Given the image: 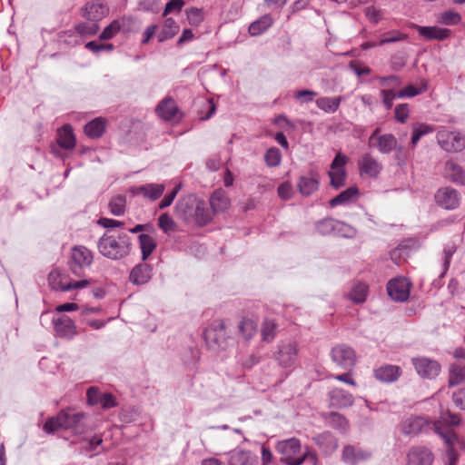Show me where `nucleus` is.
<instances>
[{"instance_id":"obj_1","label":"nucleus","mask_w":465,"mask_h":465,"mask_svg":"<svg viewBox=\"0 0 465 465\" xmlns=\"http://www.w3.org/2000/svg\"><path fill=\"white\" fill-rule=\"evenodd\" d=\"M43 430L48 434L63 430H69L74 435H83L88 430L86 415L70 408L64 409L56 416L48 418L44 423Z\"/></svg>"},{"instance_id":"obj_2","label":"nucleus","mask_w":465,"mask_h":465,"mask_svg":"<svg viewBox=\"0 0 465 465\" xmlns=\"http://www.w3.org/2000/svg\"><path fill=\"white\" fill-rule=\"evenodd\" d=\"M97 248L104 257L114 261L121 260L131 252V237L125 232L109 231L99 238Z\"/></svg>"},{"instance_id":"obj_3","label":"nucleus","mask_w":465,"mask_h":465,"mask_svg":"<svg viewBox=\"0 0 465 465\" xmlns=\"http://www.w3.org/2000/svg\"><path fill=\"white\" fill-rule=\"evenodd\" d=\"M203 338L211 350H225L232 339L227 335L226 322L223 319L213 321L204 331Z\"/></svg>"},{"instance_id":"obj_4","label":"nucleus","mask_w":465,"mask_h":465,"mask_svg":"<svg viewBox=\"0 0 465 465\" xmlns=\"http://www.w3.org/2000/svg\"><path fill=\"white\" fill-rule=\"evenodd\" d=\"M301 441L297 438H291L277 442L275 449L282 455L281 461L287 465H301L305 455L301 454Z\"/></svg>"},{"instance_id":"obj_5","label":"nucleus","mask_w":465,"mask_h":465,"mask_svg":"<svg viewBox=\"0 0 465 465\" xmlns=\"http://www.w3.org/2000/svg\"><path fill=\"white\" fill-rule=\"evenodd\" d=\"M94 260L93 252L84 246H74L71 250L69 269L75 276H81L85 268L89 267Z\"/></svg>"},{"instance_id":"obj_6","label":"nucleus","mask_w":465,"mask_h":465,"mask_svg":"<svg viewBox=\"0 0 465 465\" xmlns=\"http://www.w3.org/2000/svg\"><path fill=\"white\" fill-rule=\"evenodd\" d=\"M436 137L439 145L448 153L460 152L465 148V135L460 132L441 129Z\"/></svg>"},{"instance_id":"obj_7","label":"nucleus","mask_w":465,"mask_h":465,"mask_svg":"<svg viewBox=\"0 0 465 465\" xmlns=\"http://www.w3.org/2000/svg\"><path fill=\"white\" fill-rule=\"evenodd\" d=\"M349 158L342 153L339 152L333 158L328 175L331 179L330 184L335 189H340L345 185L347 172L345 165L347 164Z\"/></svg>"},{"instance_id":"obj_8","label":"nucleus","mask_w":465,"mask_h":465,"mask_svg":"<svg viewBox=\"0 0 465 465\" xmlns=\"http://www.w3.org/2000/svg\"><path fill=\"white\" fill-rule=\"evenodd\" d=\"M298 344L296 341L282 342L273 353L274 360L283 369H293L298 359Z\"/></svg>"},{"instance_id":"obj_9","label":"nucleus","mask_w":465,"mask_h":465,"mask_svg":"<svg viewBox=\"0 0 465 465\" xmlns=\"http://www.w3.org/2000/svg\"><path fill=\"white\" fill-rule=\"evenodd\" d=\"M331 358L337 366L343 370L351 371L356 363L355 351L346 344L334 346L331 351Z\"/></svg>"},{"instance_id":"obj_10","label":"nucleus","mask_w":465,"mask_h":465,"mask_svg":"<svg viewBox=\"0 0 465 465\" xmlns=\"http://www.w3.org/2000/svg\"><path fill=\"white\" fill-rule=\"evenodd\" d=\"M75 143L76 140L73 128L71 125L65 124L58 130L56 143L51 145V153L57 157L63 158L64 153L62 150H72L74 148Z\"/></svg>"},{"instance_id":"obj_11","label":"nucleus","mask_w":465,"mask_h":465,"mask_svg":"<svg viewBox=\"0 0 465 465\" xmlns=\"http://www.w3.org/2000/svg\"><path fill=\"white\" fill-rule=\"evenodd\" d=\"M411 362L417 373L423 379H434L441 370L440 364L436 360L427 357L412 358Z\"/></svg>"},{"instance_id":"obj_12","label":"nucleus","mask_w":465,"mask_h":465,"mask_svg":"<svg viewBox=\"0 0 465 465\" xmlns=\"http://www.w3.org/2000/svg\"><path fill=\"white\" fill-rule=\"evenodd\" d=\"M380 128H376L369 138L370 145H373L382 154H389L397 148L398 141L392 134H379Z\"/></svg>"},{"instance_id":"obj_13","label":"nucleus","mask_w":465,"mask_h":465,"mask_svg":"<svg viewBox=\"0 0 465 465\" xmlns=\"http://www.w3.org/2000/svg\"><path fill=\"white\" fill-rule=\"evenodd\" d=\"M434 199L437 205L446 210H454L460 203L459 192L451 187L440 188L436 192Z\"/></svg>"},{"instance_id":"obj_14","label":"nucleus","mask_w":465,"mask_h":465,"mask_svg":"<svg viewBox=\"0 0 465 465\" xmlns=\"http://www.w3.org/2000/svg\"><path fill=\"white\" fill-rule=\"evenodd\" d=\"M411 282L404 277H398L389 281L387 284L388 295L396 302H405L410 296Z\"/></svg>"},{"instance_id":"obj_15","label":"nucleus","mask_w":465,"mask_h":465,"mask_svg":"<svg viewBox=\"0 0 465 465\" xmlns=\"http://www.w3.org/2000/svg\"><path fill=\"white\" fill-rule=\"evenodd\" d=\"M372 456L371 451L355 445H345L341 451V460L347 465H359Z\"/></svg>"},{"instance_id":"obj_16","label":"nucleus","mask_w":465,"mask_h":465,"mask_svg":"<svg viewBox=\"0 0 465 465\" xmlns=\"http://www.w3.org/2000/svg\"><path fill=\"white\" fill-rule=\"evenodd\" d=\"M434 454L424 446L411 447L407 453V465H432Z\"/></svg>"},{"instance_id":"obj_17","label":"nucleus","mask_w":465,"mask_h":465,"mask_svg":"<svg viewBox=\"0 0 465 465\" xmlns=\"http://www.w3.org/2000/svg\"><path fill=\"white\" fill-rule=\"evenodd\" d=\"M358 167L361 174L371 178H376L382 171V164L370 153H363L358 160Z\"/></svg>"},{"instance_id":"obj_18","label":"nucleus","mask_w":465,"mask_h":465,"mask_svg":"<svg viewBox=\"0 0 465 465\" xmlns=\"http://www.w3.org/2000/svg\"><path fill=\"white\" fill-rule=\"evenodd\" d=\"M165 186L163 184L152 183L133 186L130 189V193L133 196L142 195L143 198L154 202L163 194Z\"/></svg>"},{"instance_id":"obj_19","label":"nucleus","mask_w":465,"mask_h":465,"mask_svg":"<svg viewBox=\"0 0 465 465\" xmlns=\"http://www.w3.org/2000/svg\"><path fill=\"white\" fill-rule=\"evenodd\" d=\"M54 330L55 334L64 339H72L76 334V326L74 321L66 315L54 318Z\"/></svg>"},{"instance_id":"obj_20","label":"nucleus","mask_w":465,"mask_h":465,"mask_svg":"<svg viewBox=\"0 0 465 465\" xmlns=\"http://www.w3.org/2000/svg\"><path fill=\"white\" fill-rule=\"evenodd\" d=\"M48 282L54 290L62 292H68L74 289H82L90 283L87 280L64 282L63 279L60 277V274L56 272H51L49 273Z\"/></svg>"},{"instance_id":"obj_21","label":"nucleus","mask_w":465,"mask_h":465,"mask_svg":"<svg viewBox=\"0 0 465 465\" xmlns=\"http://www.w3.org/2000/svg\"><path fill=\"white\" fill-rule=\"evenodd\" d=\"M330 407L343 409L352 406L354 398L351 393L341 388H333L328 392Z\"/></svg>"},{"instance_id":"obj_22","label":"nucleus","mask_w":465,"mask_h":465,"mask_svg":"<svg viewBox=\"0 0 465 465\" xmlns=\"http://www.w3.org/2000/svg\"><path fill=\"white\" fill-rule=\"evenodd\" d=\"M428 426L427 420L420 416H411L400 424V430L405 436H417Z\"/></svg>"},{"instance_id":"obj_23","label":"nucleus","mask_w":465,"mask_h":465,"mask_svg":"<svg viewBox=\"0 0 465 465\" xmlns=\"http://www.w3.org/2000/svg\"><path fill=\"white\" fill-rule=\"evenodd\" d=\"M81 12L82 15L87 20L97 23L108 14L109 8L106 5L101 2L93 1L85 4V5L81 9Z\"/></svg>"},{"instance_id":"obj_24","label":"nucleus","mask_w":465,"mask_h":465,"mask_svg":"<svg viewBox=\"0 0 465 465\" xmlns=\"http://www.w3.org/2000/svg\"><path fill=\"white\" fill-rule=\"evenodd\" d=\"M312 440L326 456L331 455L338 448L337 439L329 431L314 436Z\"/></svg>"},{"instance_id":"obj_25","label":"nucleus","mask_w":465,"mask_h":465,"mask_svg":"<svg viewBox=\"0 0 465 465\" xmlns=\"http://www.w3.org/2000/svg\"><path fill=\"white\" fill-rule=\"evenodd\" d=\"M401 367L391 364H384L374 370V377L381 382H394L401 376Z\"/></svg>"},{"instance_id":"obj_26","label":"nucleus","mask_w":465,"mask_h":465,"mask_svg":"<svg viewBox=\"0 0 465 465\" xmlns=\"http://www.w3.org/2000/svg\"><path fill=\"white\" fill-rule=\"evenodd\" d=\"M319 174L312 172L309 175L299 178L297 187L302 195L310 196L319 189Z\"/></svg>"},{"instance_id":"obj_27","label":"nucleus","mask_w":465,"mask_h":465,"mask_svg":"<svg viewBox=\"0 0 465 465\" xmlns=\"http://www.w3.org/2000/svg\"><path fill=\"white\" fill-rule=\"evenodd\" d=\"M152 277V267L147 263L135 265L129 275V280L136 285L145 284Z\"/></svg>"},{"instance_id":"obj_28","label":"nucleus","mask_w":465,"mask_h":465,"mask_svg":"<svg viewBox=\"0 0 465 465\" xmlns=\"http://www.w3.org/2000/svg\"><path fill=\"white\" fill-rule=\"evenodd\" d=\"M417 31L420 36L427 40H444L450 35V30L438 26H420L417 25Z\"/></svg>"},{"instance_id":"obj_29","label":"nucleus","mask_w":465,"mask_h":465,"mask_svg":"<svg viewBox=\"0 0 465 465\" xmlns=\"http://www.w3.org/2000/svg\"><path fill=\"white\" fill-rule=\"evenodd\" d=\"M155 111L161 118L170 121L176 116L178 107L172 97H165L159 103Z\"/></svg>"},{"instance_id":"obj_30","label":"nucleus","mask_w":465,"mask_h":465,"mask_svg":"<svg viewBox=\"0 0 465 465\" xmlns=\"http://www.w3.org/2000/svg\"><path fill=\"white\" fill-rule=\"evenodd\" d=\"M209 202L213 213H223L231 205L229 197L223 190L214 191L212 193Z\"/></svg>"},{"instance_id":"obj_31","label":"nucleus","mask_w":465,"mask_h":465,"mask_svg":"<svg viewBox=\"0 0 465 465\" xmlns=\"http://www.w3.org/2000/svg\"><path fill=\"white\" fill-rule=\"evenodd\" d=\"M229 465H257V458L251 451L234 450L230 454Z\"/></svg>"},{"instance_id":"obj_32","label":"nucleus","mask_w":465,"mask_h":465,"mask_svg":"<svg viewBox=\"0 0 465 465\" xmlns=\"http://www.w3.org/2000/svg\"><path fill=\"white\" fill-rule=\"evenodd\" d=\"M84 134L92 139L100 138L106 130V121L102 117H97L84 125Z\"/></svg>"},{"instance_id":"obj_33","label":"nucleus","mask_w":465,"mask_h":465,"mask_svg":"<svg viewBox=\"0 0 465 465\" xmlns=\"http://www.w3.org/2000/svg\"><path fill=\"white\" fill-rule=\"evenodd\" d=\"M359 195V189L356 186H351L346 190L340 193L338 195L330 200L329 204L331 207L338 205L348 204L357 199Z\"/></svg>"},{"instance_id":"obj_34","label":"nucleus","mask_w":465,"mask_h":465,"mask_svg":"<svg viewBox=\"0 0 465 465\" xmlns=\"http://www.w3.org/2000/svg\"><path fill=\"white\" fill-rule=\"evenodd\" d=\"M445 171L449 178L455 183L465 185V171L453 160L447 161Z\"/></svg>"},{"instance_id":"obj_35","label":"nucleus","mask_w":465,"mask_h":465,"mask_svg":"<svg viewBox=\"0 0 465 465\" xmlns=\"http://www.w3.org/2000/svg\"><path fill=\"white\" fill-rule=\"evenodd\" d=\"M213 213L211 212L203 201L196 203L193 217L197 225L204 226L213 220Z\"/></svg>"},{"instance_id":"obj_36","label":"nucleus","mask_w":465,"mask_h":465,"mask_svg":"<svg viewBox=\"0 0 465 465\" xmlns=\"http://www.w3.org/2000/svg\"><path fill=\"white\" fill-rule=\"evenodd\" d=\"M325 420L330 427L341 432H346L349 429L348 420L339 412L331 411L328 413Z\"/></svg>"},{"instance_id":"obj_37","label":"nucleus","mask_w":465,"mask_h":465,"mask_svg":"<svg viewBox=\"0 0 465 465\" xmlns=\"http://www.w3.org/2000/svg\"><path fill=\"white\" fill-rule=\"evenodd\" d=\"M343 100L342 96L336 97H321L316 100V105L319 109L325 113L332 114L335 113Z\"/></svg>"},{"instance_id":"obj_38","label":"nucleus","mask_w":465,"mask_h":465,"mask_svg":"<svg viewBox=\"0 0 465 465\" xmlns=\"http://www.w3.org/2000/svg\"><path fill=\"white\" fill-rule=\"evenodd\" d=\"M179 25L173 18H166L163 28L157 34L158 41L162 43L173 38L179 32Z\"/></svg>"},{"instance_id":"obj_39","label":"nucleus","mask_w":465,"mask_h":465,"mask_svg":"<svg viewBox=\"0 0 465 465\" xmlns=\"http://www.w3.org/2000/svg\"><path fill=\"white\" fill-rule=\"evenodd\" d=\"M428 90V83L421 80L419 85L409 84L397 92L398 98H411L425 93Z\"/></svg>"},{"instance_id":"obj_40","label":"nucleus","mask_w":465,"mask_h":465,"mask_svg":"<svg viewBox=\"0 0 465 465\" xmlns=\"http://www.w3.org/2000/svg\"><path fill=\"white\" fill-rule=\"evenodd\" d=\"M273 21L271 15H265L258 20L252 22L249 25V33L251 35H259L264 33L269 27L272 26Z\"/></svg>"},{"instance_id":"obj_41","label":"nucleus","mask_w":465,"mask_h":465,"mask_svg":"<svg viewBox=\"0 0 465 465\" xmlns=\"http://www.w3.org/2000/svg\"><path fill=\"white\" fill-rule=\"evenodd\" d=\"M140 248L142 252V259L145 261L156 248V242L153 237L146 233H141L138 236Z\"/></svg>"},{"instance_id":"obj_42","label":"nucleus","mask_w":465,"mask_h":465,"mask_svg":"<svg viewBox=\"0 0 465 465\" xmlns=\"http://www.w3.org/2000/svg\"><path fill=\"white\" fill-rule=\"evenodd\" d=\"M435 432L444 440L447 450L454 449V445L458 441V436L452 429L442 428L436 424Z\"/></svg>"},{"instance_id":"obj_43","label":"nucleus","mask_w":465,"mask_h":465,"mask_svg":"<svg viewBox=\"0 0 465 465\" xmlns=\"http://www.w3.org/2000/svg\"><path fill=\"white\" fill-rule=\"evenodd\" d=\"M110 213L114 216H122L126 209V197L122 194L114 196L108 203Z\"/></svg>"},{"instance_id":"obj_44","label":"nucleus","mask_w":465,"mask_h":465,"mask_svg":"<svg viewBox=\"0 0 465 465\" xmlns=\"http://www.w3.org/2000/svg\"><path fill=\"white\" fill-rule=\"evenodd\" d=\"M433 132V127L425 123H415L412 124V135L411 143L412 147H415L420 139L428 134Z\"/></svg>"},{"instance_id":"obj_45","label":"nucleus","mask_w":465,"mask_h":465,"mask_svg":"<svg viewBox=\"0 0 465 465\" xmlns=\"http://www.w3.org/2000/svg\"><path fill=\"white\" fill-rule=\"evenodd\" d=\"M369 287L362 282L356 283L349 293L350 300L354 303H363L368 295Z\"/></svg>"},{"instance_id":"obj_46","label":"nucleus","mask_w":465,"mask_h":465,"mask_svg":"<svg viewBox=\"0 0 465 465\" xmlns=\"http://www.w3.org/2000/svg\"><path fill=\"white\" fill-rule=\"evenodd\" d=\"M337 220L331 217H326L315 223L317 232L322 235H330L335 233Z\"/></svg>"},{"instance_id":"obj_47","label":"nucleus","mask_w":465,"mask_h":465,"mask_svg":"<svg viewBox=\"0 0 465 465\" xmlns=\"http://www.w3.org/2000/svg\"><path fill=\"white\" fill-rule=\"evenodd\" d=\"M465 380V366L452 364L450 370L449 387L460 384Z\"/></svg>"},{"instance_id":"obj_48","label":"nucleus","mask_w":465,"mask_h":465,"mask_svg":"<svg viewBox=\"0 0 465 465\" xmlns=\"http://www.w3.org/2000/svg\"><path fill=\"white\" fill-rule=\"evenodd\" d=\"M238 329L245 340H250L255 335L257 325L252 320L242 318L239 322Z\"/></svg>"},{"instance_id":"obj_49","label":"nucleus","mask_w":465,"mask_h":465,"mask_svg":"<svg viewBox=\"0 0 465 465\" xmlns=\"http://www.w3.org/2000/svg\"><path fill=\"white\" fill-rule=\"evenodd\" d=\"M277 324L272 320L266 319L262 322L261 335L262 340L266 342H271L276 336Z\"/></svg>"},{"instance_id":"obj_50","label":"nucleus","mask_w":465,"mask_h":465,"mask_svg":"<svg viewBox=\"0 0 465 465\" xmlns=\"http://www.w3.org/2000/svg\"><path fill=\"white\" fill-rule=\"evenodd\" d=\"M437 21L444 25H456L460 23L461 15L452 10H448L439 14Z\"/></svg>"},{"instance_id":"obj_51","label":"nucleus","mask_w":465,"mask_h":465,"mask_svg":"<svg viewBox=\"0 0 465 465\" xmlns=\"http://www.w3.org/2000/svg\"><path fill=\"white\" fill-rule=\"evenodd\" d=\"M76 32L84 36H92L99 31V25L96 22L89 21L82 22L75 25Z\"/></svg>"},{"instance_id":"obj_52","label":"nucleus","mask_w":465,"mask_h":465,"mask_svg":"<svg viewBox=\"0 0 465 465\" xmlns=\"http://www.w3.org/2000/svg\"><path fill=\"white\" fill-rule=\"evenodd\" d=\"M264 161L269 167H276L282 162V153L277 147L269 148L264 154Z\"/></svg>"},{"instance_id":"obj_53","label":"nucleus","mask_w":465,"mask_h":465,"mask_svg":"<svg viewBox=\"0 0 465 465\" xmlns=\"http://www.w3.org/2000/svg\"><path fill=\"white\" fill-rule=\"evenodd\" d=\"M334 235L344 238H353L356 235V230L348 223L337 220Z\"/></svg>"},{"instance_id":"obj_54","label":"nucleus","mask_w":465,"mask_h":465,"mask_svg":"<svg viewBox=\"0 0 465 465\" xmlns=\"http://www.w3.org/2000/svg\"><path fill=\"white\" fill-rule=\"evenodd\" d=\"M121 27V22L119 20H114L103 30L99 38L101 40L112 39L118 32H120Z\"/></svg>"},{"instance_id":"obj_55","label":"nucleus","mask_w":465,"mask_h":465,"mask_svg":"<svg viewBox=\"0 0 465 465\" xmlns=\"http://www.w3.org/2000/svg\"><path fill=\"white\" fill-rule=\"evenodd\" d=\"M456 246L455 244H447L443 249V272H441V276H443L446 272L449 270L451 258L453 254L456 252Z\"/></svg>"},{"instance_id":"obj_56","label":"nucleus","mask_w":465,"mask_h":465,"mask_svg":"<svg viewBox=\"0 0 465 465\" xmlns=\"http://www.w3.org/2000/svg\"><path fill=\"white\" fill-rule=\"evenodd\" d=\"M410 115V105L408 104H400L394 109V118L396 121L404 124Z\"/></svg>"},{"instance_id":"obj_57","label":"nucleus","mask_w":465,"mask_h":465,"mask_svg":"<svg viewBox=\"0 0 465 465\" xmlns=\"http://www.w3.org/2000/svg\"><path fill=\"white\" fill-rule=\"evenodd\" d=\"M158 225L164 232H169L175 229V223L167 213H162L159 216Z\"/></svg>"},{"instance_id":"obj_58","label":"nucleus","mask_w":465,"mask_h":465,"mask_svg":"<svg viewBox=\"0 0 465 465\" xmlns=\"http://www.w3.org/2000/svg\"><path fill=\"white\" fill-rule=\"evenodd\" d=\"M381 96L382 104L387 110L391 109L393 105V100L398 98L397 93H395L393 89L381 90Z\"/></svg>"},{"instance_id":"obj_59","label":"nucleus","mask_w":465,"mask_h":465,"mask_svg":"<svg viewBox=\"0 0 465 465\" xmlns=\"http://www.w3.org/2000/svg\"><path fill=\"white\" fill-rule=\"evenodd\" d=\"M405 38H406V35L401 34L399 31H392V32L386 33L383 35V37L381 39V41L379 42V45H383L386 44H391V43L404 40Z\"/></svg>"},{"instance_id":"obj_60","label":"nucleus","mask_w":465,"mask_h":465,"mask_svg":"<svg viewBox=\"0 0 465 465\" xmlns=\"http://www.w3.org/2000/svg\"><path fill=\"white\" fill-rule=\"evenodd\" d=\"M103 392L97 387H90L86 391L87 403L94 406L100 403Z\"/></svg>"},{"instance_id":"obj_61","label":"nucleus","mask_w":465,"mask_h":465,"mask_svg":"<svg viewBox=\"0 0 465 465\" xmlns=\"http://www.w3.org/2000/svg\"><path fill=\"white\" fill-rule=\"evenodd\" d=\"M187 18L191 25H197L203 20V10L197 7H192L187 11Z\"/></svg>"},{"instance_id":"obj_62","label":"nucleus","mask_w":465,"mask_h":465,"mask_svg":"<svg viewBox=\"0 0 465 465\" xmlns=\"http://www.w3.org/2000/svg\"><path fill=\"white\" fill-rule=\"evenodd\" d=\"M380 84L384 87H389V89H393L400 86L401 84V80L397 75H389L382 76L379 78Z\"/></svg>"},{"instance_id":"obj_63","label":"nucleus","mask_w":465,"mask_h":465,"mask_svg":"<svg viewBox=\"0 0 465 465\" xmlns=\"http://www.w3.org/2000/svg\"><path fill=\"white\" fill-rule=\"evenodd\" d=\"M85 48L93 53H99L101 51H112L114 49L113 44H100L96 41H90L85 44Z\"/></svg>"},{"instance_id":"obj_64","label":"nucleus","mask_w":465,"mask_h":465,"mask_svg":"<svg viewBox=\"0 0 465 465\" xmlns=\"http://www.w3.org/2000/svg\"><path fill=\"white\" fill-rule=\"evenodd\" d=\"M452 401L458 408L465 411V388L453 392Z\"/></svg>"}]
</instances>
